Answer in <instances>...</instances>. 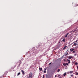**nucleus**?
<instances>
[{
    "label": "nucleus",
    "mask_w": 78,
    "mask_h": 78,
    "mask_svg": "<svg viewBox=\"0 0 78 78\" xmlns=\"http://www.w3.org/2000/svg\"><path fill=\"white\" fill-rule=\"evenodd\" d=\"M69 34V33H67L65 35V37H67V36Z\"/></svg>",
    "instance_id": "nucleus-1"
},
{
    "label": "nucleus",
    "mask_w": 78,
    "mask_h": 78,
    "mask_svg": "<svg viewBox=\"0 0 78 78\" xmlns=\"http://www.w3.org/2000/svg\"><path fill=\"white\" fill-rule=\"evenodd\" d=\"M21 72H22L23 75H24L25 74V72H24V71H23V70H22Z\"/></svg>",
    "instance_id": "nucleus-2"
},
{
    "label": "nucleus",
    "mask_w": 78,
    "mask_h": 78,
    "mask_svg": "<svg viewBox=\"0 0 78 78\" xmlns=\"http://www.w3.org/2000/svg\"><path fill=\"white\" fill-rule=\"evenodd\" d=\"M69 59H71V58H73V57L72 56H69L68 57Z\"/></svg>",
    "instance_id": "nucleus-3"
},
{
    "label": "nucleus",
    "mask_w": 78,
    "mask_h": 78,
    "mask_svg": "<svg viewBox=\"0 0 78 78\" xmlns=\"http://www.w3.org/2000/svg\"><path fill=\"white\" fill-rule=\"evenodd\" d=\"M75 50L74 48H73V49L72 48H71L70 49V51H73V50Z\"/></svg>",
    "instance_id": "nucleus-4"
},
{
    "label": "nucleus",
    "mask_w": 78,
    "mask_h": 78,
    "mask_svg": "<svg viewBox=\"0 0 78 78\" xmlns=\"http://www.w3.org/2000/svg\"><path fill=\"white\" fill-rule=\"evenodd\" d=\"M67 61H68V64H70V60H69L68 59H67Z\"/></svg>",
    "instance_id": "nucleus-5"
},
{
    "label": "nucleus",
    "mask_w": 78,
    "mask_h": 78,
    "mask_svg": "<svg viewBox=\"0 0 78 78\" xmlns=\"http://www.w3.org/2000/svg\"><path fill=\"white\" fill-rule=\"evenodd\" d=\"M39 70L40 71H42V68H39Z\"/></svg>",
    "instance_id": "nucleus-6"
},
{
    "label": "nucleus",
    "mask_w": 78,
    "mask_h": 78,
    "mask_svg": "<svg viewBox=\"0 0 78 78\" xmlns=\"http://www.w3.org/2000/svg\"><path fill=\"white\" fill-rule=\"evenodd\" d=\"M22 64V62H21L20 61L19 62V66H20V64Z\"/></svg>",
    "instance_id": "nucleus-7"
},
{
    "label": "nucleus",
    "mask_w": 78,
    "mask_h": 78,
    "mask_svg": "<svg viewBox=\"0 0 78 78\" xmlns=\"http://www.w3.org/2000/svg\"><path fill=\"white\" fill-rule=\"evenodd\" d=\"M73 73V71H70L69 72V73Z\"/></svg>",
    "instance_id": "nucleus-8"
},
{
    "label": "nucleus",
    "mask_w": 78,
    "mask_h": 78,
    "mask_svg": "<svg viewBox=\"0 0 78 78\" xmlns=\"http://www.w3.org/2000/svg\"><path fill=\"white\" fill-rule=\"evenodd\" d=\"M76 31V30H72V32H71V33H72V32H73V33H74V32H75V31Z\"/></svg>",
    "instance_id": "nucleus-9"
},
{
    "label": "nucleus",
    "mask_w": 78,
    "mask_h": 78,
    "mask_svg": "<svg viewBox=\"0 0 78 78\" xmlns=\"http://www.w3.org/2000/svg\"><path fill=\"white\" fill-rule=\"evenodd\" d=\"M63 66H66V63H63Z\"/></svg>",
    "instance_id": "nucleus-10"
},
{
    "label": "nucleus",
    "mask_w": 78,
    "mask_h": 78,
    "mask_svg": "<svg viewBox=\"0 0 78 78\" xmlns=\"http://www.w3.org/2000/svg\"><path fill=\"white\" fill-rule=\"evenodd\" d=\"M63 75L64 76H65L66 75V73H64Z\"/></svg>",
    "instance_id": "nucleus-11"
},
{
    "label": "nucleus",
    "mask_w": 78,
    "mask_h": 78,
    "mask_svg": "<svg viewBox=\"0 0 78 78\" xmlns=\"http://www.w3.org/2000/svg\"><path fill=\"white\" fill-rule=\"evenodd\" d=\"M62 42H65L66 41V40H65V39H64L62 40Z\"/></svg>",
    "instance_id": "nucleus-12"
},
{
    "label": "nucleus",
    "mask_w": 78,
    "mask_h": 78,
    "mask_svg": "<svg viewBox=\"0 0 78 78\" xmlns=\"http://www.w3.org/2000/svg\"><path fill=\"white\" fill-rule=\"evenodd\" d=\"M20 73H19L17 74V76H19V75H20Z\"/></svg>",
    "instance_id": "nucleus-13"
},
{
    "label": "nucleus",
    "mask_w": 78,
    "mask_h": 78,
    "mask_svg": "<svg viewBox=\"0 0 78 78\" xmlns=\"http://www.w3.org/2000/svg\"><path fill=\"white\" fill-rule=\"evenodd\" d=\"M77 41H78V40H76V41H75L73 43H73H75V42H77Z\"/></svg>",
    "instance_id": "nucleus-14"
},
{
    "label": "nucleus",
    "mask_w": 78,
    "mask_h": 78,
    "mask_svg": "<svg viewBox=\"0 0 78 78\" xmlns=\"http://www.w3.org/2000/svg\"><path fill=\"white\" fill-rule=\"evenodd\" d=\"M74 45H75V46H76V45H77L76 44V43H74Z\"/></svg>",
    "instance_id": "nucleus-15"
},
{
    "label": "nucleus",
    "mask_w": 78,
    "mask_h": 78,
    "mask_svg": "<svg viewBox=\"0 0 78 78\" xmlns=\"http://www.w3.org/2000/svg\"><path fill=\"white\" fill-rule=\"evenodd\" d=\"M78 64V63L77 62H76L75 63V65H77Z\"/></svg>",
    "instance_id": "nucleus-16"
},
{
    "label": "nucleus",
    "mask_w": 78,
    "mask_h": 78,
    "mask_svg": "<svg viewBox=\"0 0 78 78\" xmlns=\"http://www.w3.org/2000/svg\"><path fill=\"white\" fill-rule=\"evenodd\" d=\"M46 72H47V71H46L45 70L44 71V73H46Z\"/></svg>",
    "instance_id": "nucleus-17"
},
{
    "label": "nucleus",
    "mask_w": 78,
    "mask_h": 78,
    "mask_svg": "<svg viewBox=\"0 0 78 78\" xmlns=\"http://www.w3.org/2000/svg\"><path fill=\"white\" fill-rule=\"evenodd\" d=\"M59 71H60V69H58L57 71L58 72H59Z\"/></svg>",
    "instance_id": "nucleus-18"
},
{
    "label": "nucleus",
    "mask_w": 78,
    "mask_h": 78,
    "mask_svg": "<svg viewBox=\"0 0 78 78\" xmlns=\"http://www.w3.org/2000/svg\"><path fill=\"white\" fill-rule=\"evenodd\" d=\"M66 48V47H64V48H63V50H65Z\"/></svg>",
    "instance_id": "nucleus-19"
},
{
    "label": "nucleus",
    "mask_w": 78,
    "mask_h": 78,
    "mask_svg": "<svg viewBox=\"0 0 78 78\" xmlns=\"http://www.w3.org/2000/svg\"><path fill=\"white\" fill-rule=\"evenodd\" d=\"M76 56V54H74V56Z\"/></svg>",
    "instance_id": "nucleus-20"
},
{
    "label": "nucleus",
    "mask_w": 78,
    "mask_h": 78,
    "mask_svg": "<svg viewBox=\"0 0 78 78\" xmlns=\"http://www.w3.org/2000/svg\"><path fill=\"white\" fill-rule=\"evenodd\" d=\"M73 53H75V51H73Z\"/></svg>",
    "instance_id": "nucleus-21"
},
{
    "label": "nucleus",
    "mask_w": 78,
    "mask_h": 78,
    "mask_svg": "<svg viewBox=\"0 0 78 78\" xmlns=\"http://www.w3.org/2000/svg\"><path fill=\"white\" fill-rule=\"evenodd\" d=\"M66 66H68V63H66Z\"/></svg>",
    "instance_id": "nucleus-22"
},
{
    "label": "nucleus",
    "mask_w": 78,
    "mask_h": 78,
    "mask_svg": "<svg viewBox=\"0 0 78 78\" xmlns=\"http://www.w3.org/2000/svg\"><path fill=\"white\" fill-rule=\"evenodd\" d=\"M58 46L59 47H61V44H59Z\"/></svg>",
    "instance_id": "nucleus-23"
},
{
    "label": "nucleus",
    "mask_w": 78,
    "mask_h": 78,
    "mask_svg": "<svg viewBox=\"0 0 78 78\" xmlns=\"http://www.w3.org/2000/svg\"><path fill=\"white\" fill-rule=\"evenodd\" d=\"M73 76V74H72L71 75V76Z\"/></svg>",
    "instance_id": "nucleus-24"
},
{
    "label": "nucleus",
    "mask_w": 78,
    "mask_h": 78,
    "mask_svg": "<svg viewBox=\"0 0 78 78\" xmlns=\"http://www.w3.org/2000/svg\"><path fill=\"white\" fill-rule=\"evenodd\" d=\"M43 78H44V75H43Z\"/></svg>",
    "instance_id": "nucleus-25"
},
{
    "label": "nucleus",
    "mask_w": 78,
    "mask_h": 78,
    "mask_svg": "<svg viewBox=\"0 0 78 78\" xmlns=\"http://www.w3.org/2000/svg\"><path fill=\"white\" fill-rule=\"evenodd\" d=\"M78 6V4H77V5H76V6Z\"/></svg>",
    "instance_id": "nucleus-26"
},
{
    "label": "nucleus",
    "mask_w": 78,
    "mask_h": 78,
    "mask_svg": "<svg viewBox=\"0 0 78 78\" xmlns=\"http://www.w3.org/2000/svg\"><path fill=\"white\" fill-rule=\"evenodd\" d=\"M61 42H59L58 43V44H60Z\"/></svg>",
    "instance_id": "nucleus-27"
},
{
    "label": "nucleus",
    "mask_w": 78,
    "mask_h": 78,
    "mask_svg": "<svg viewBox=\"0 0 78 78\" xmlns=\"http://www.w3.org/2000/svg\"><path fill=\"white\" fill-rule=\"evenodd\" d=\"M78 75V73H76V75Z\"/></svg>",
    "instance_id": "nucleus-28"
},
{
    "label": "nucleus",
    "mask_w": 78,
    "mask_h": 78,
    "mask_svg": "<svg viewBox=\"0 0 78 78\" xmlns=\"http://www.w3.org/2000/svg\"><path fill=\"white\" fill-rule=\"evenodd\" d=\"M56 76H57L56 75H55V77H56Z\"/></svg>",
    "instance_id": "nucleus-29"
},
{
    "label": "nucleus",
    "mask_w": 78,
    "mask_h": 78,
    "mask_svg": "<svg viewBox=\"0 0 78 78\" xmlns=\"http://www.w3.org/2000/svg\"><path fill=\"white\" fill-rule=\"evenodd\" d=\"M51 63H50L49 64V65H50V64H51Z\"/></svg>",
    "instance_id": "nucleus-30"
},
{
    "label": "nucleus",
    "mask_w": 78,
    "mask_h": 78,
    "mask_svg": "<svg viewBox=\"0 0 78 78\" xmlns=\"http://www.w3.org/2000/svg\"><path fill=\"white\" fill-rule=\"evenodd\" d=\"M44 69H45V70H47V69H46V68H45Z\"/></svg>",
    "instance_id": "nucleus-31"
},
{
    "label": "nucleus",
    "mask_w": 78,
    "mask_h": 78,
    "mask_svg": "<svg viewBox=\"0 0 78 78\" xmlns=\"http://www.w3.org/2000/svg\"><path fill=\"white\" fill-rule=\"evenodd\" d=\"M60 78H61L60 77Z\"/></svg>",
    "instance_id": "nucleus-32"
}]
</instances>
